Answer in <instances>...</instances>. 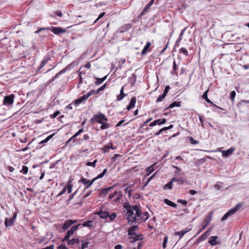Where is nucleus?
I'll return each instance as SVG.
<instances>
[{
    "instance_id": "nucleus-1",
    "label": "nucleus",
    "mask_w": 249,
    "mask_h": 249,
    "mask_svg": "<svg viewBox=\"0 0 249 249\" xmlns=\"http://www.w3.org/2000/svg\"><path fill=\"white\" fill-rule=\"evenodd\" d=\"M124 208L126 210L127 213V219L129 225H131L136 221L138 217L141 216L140 206L138 205H129L127 203H125L124 205Z\"/></svg>"
},
{
    "instance_id": "nucleus-2",
    "label": "nucleus",
    "mask_w": 249,
    "mask_h": 249,
    "mask_svg": "<svg viewBox=\"0 0 249 249\" xmlns=\"http://www.w3.org/2000/svg\"><path fill=\"white\" fill-rule=\"evenodd\" d=\"M108 119L106 116L102 113L99 112L98 113L94 115V116L90 119V121L93 123L95 122L101 124L105 122H107Z\"/></svg>"
},
{
    "instance_id": "nucleus-3",
    "label": "nucleus",
    "mask_w": 249,
    "mask_h": 249,
    "mask_svg": "<svg viewBox=\"0 0 249 249\" xmlns=\"http://www.w3.org/2000/svg\"><path fill=\"white\" fill-rule=\"evenodd\" d=\"M241 207V205L240 204H237L234 208L230 210L228 212H227L224 216L221 218L222 221L226 220L229 216L235 213Z\"/></svg>"
},
{
    "instance_id": "nucleus-4",
    "label": "nucleus",
    "mask_w": 249,
    "mask_h": 249,
    "mask_svg": "<svg viewBox=\"0 0 249 249\" xmlns=\"http://www.w3.org/2000/svg\"><path fill=\"white\" fill-rule=\"evenodd\" d=\"M14 98L15 95L13 94H11L8 96H5L3 101V104L5 106L12 105L14 102Z\"/></svg>"
},
{
    "instance_id": "nucleus-5",
    "label": "nucleus",
    "mask_w": 249,
    "mask_h": 249,
    "mask_svg": "<svg viewBox=\"0 0 249 249\" xmlns=\"http://www.w3.org/2000/svg\"><path fill=\"white\" fill-rule=\"evenodd\" d=\"M81 226V224H78L75 226H72L70 230H68L66 235L64 237V240H68L70 237L72 235V234L78 228L79 226Z\"/></svg>"
},
{
    "instance_id": "nucleus-6",
    "label": "nucleus",
    "mask_w": 249,
    "mask_h": 249,
    "mask_svg": "<svg viewBox=\"0 0 249 249\" xmlns=\"http://www.w3.org/2000/svg\"><path fill=\"white\" fill-rule=\"evenodd\" d=\"M17 214L16 213H13V216L12 218L9 219L6 218L4 220V224L5 227H11L14 225V223L16 219Z\"/></svg>"
},
{
    "instance_id": "nucleus-7",
    "label": "nucleus",
    "mask_w": 249,
    "mask_h": 249,
    "mask_svg": "<svg viewBox=\"0 0 249 249\" xmlns=\"http://www.w3.org/2000/svg\"><path fill=\"white\" fill-rule=\"evenodd\" d=\"M50 31L55 35H60L64 34L66 32V30L59 27H50Z\"/></svg>"
},
{
    "instance_id": "nucleus-8",
    "label": "nucleus",
    "mask_w": 249,
    "mask_h": 249,
    "mask_svg": "<svg viewBox=\"0 0 249 249\" xmlns=\"http://www.w3.org/2000/svg\"><path fill=\"white\" fill-rule=\"evenodd\" d=\"M219 239V238L217 236H211L208 241V243L212 246L220 244L221 241Z\"/></svg>"
},
{
    "instance_id": "nucleus-9",
    "label": "nucleus",
    "mask_w": 249,
    "mask_h": 249,
    "mask_svg": "<svg viewBox=\"0 0 249 249\" xmlns=\"http://www.w3.org/2000/svg\"><path fill=\"white\" fill-rule=\"evenodd\" d=\"M235 151V148L231 147L227 150H222L221 152L222 156L226 158L232 155Z\"/></svg>"
},
{
    "instance_id": "nucleus-10",
    "label": "nucleus",
    "mask_w": 249,
    "mask_h": 249,
    "mask_svg": "<svg viewBox=\"0 0 249 249\" xmlns=\"http://www.w3.org/2000/svg\"><path fill=\"white\" fill-rule=\"evenodd\" d=\"M77 221V220H73L71 219L66 220L62 226V229L64 230L68 229L71 225L76 223Z\"/></svg>"
},
{
    "instance_id": "nucleus-11",
    "label": "nucleus",
    "mask_w": 249,
    "mask_h": 249,
    "mask_svg": "<svg viewBox=\"0 0 249 249\" xmlns=\"http://www.w3.org/2000/svg\"><path fill=\"white\" fill-rule=\"evenodd\" d=\"M142 234L135 233V235H130L129 237V240L130 242L132 243L137 240H142Z\"/></svg>"
},
{
    "instance_id": "nucleus-12",
    "label": "nucleus",
    "mask_w": 249,
    "mask_h": 249,
    "mask_svg": "<svg viewBox=\"0 0 249 249\" xmlns=\"http://www.w3.org/2000/svg\"><path fill=\"white\" fill-rule=\"evenodd\" d=\"M114 186H111L105 189H101L99 190V196H100L105 197L108 194V191L113 189Z\"/></svg>"
},
{
    "instance_id": "nucleus-13",
    "label": "nucleus",
    "mask_w": 249,
    "mask_h": 249,
    "mask_svg": "<svg viewBox=\"0 0 249 249\" xmlns=\"http://www.w3.org/2000/svg\"><path fill=\"white\" fill-rule=\"evenodd\" d=\"M141 213H142V214H141V216H139V217H138V219H137L138 221L141 220V221H145L149 218V214L148 212H142L141 210Z\"/></svg>"
},
{
    "instance_id": "nucleus-14",
    "label": "nucleus",
    "mask_w": 249,
    "mask_h": 249,
    "mask_svg": "<svg viewBox=\"0 0 249 249\" xmlns=\"http://www.w3.org/2000/svg\"><path fill=\"white\" fill-rule=\"evenodd\" d=\"M139 227L137 225H134L130 227L127 230L128 234L129 235H135L136 231H137Z\"/></svg>"
},
{
    "instance_id": "nucleus-15",
    "label": "nucleus",
    "mask_w": 249,
    "mask_h": 249,
    "mask_svg": "<svg viewBox=\"0 0 249 249\" xmlns=\"http://www.w3.org/2000/svg\"><path fill=\"white\" fill-rule=\"evenodd\" d=\"M89 98V97L87 94H85L81 98H79V99L76 100L74 104L76 106H78L81 103L86 101Z\"/></svg>"
},
{
    "instance_id": "nucleus-16",
    "label": "nucleus",
    "mask_w": 249,
    "mask_h": 249,
    "mask_svg": "<svg viewBox=\"0 0 249 249\" xmlns=\"http://www.w3.org/2000/svg\"><path fill=\"white\" fill-rule=\"evenodd\" d=\"M211 230L207 231L204 232L198 239V241H202L205 240L208 236L210 234Z\"/></svg>"
},
{
    "instance_id": "nucleus-17",
    "label": "nucleus",
    "mask_w": 249,
    "mask_h": 249,
    "mask_svg": "<svg viewBox=\"0 0 249 249\" xmlns=\"http://www.w3.org/2000/svg\"><path fill=\"white\" fill-rule=\"evenodd\" d=\"M101 218L106 219L108 218V216H109V214L108 212H103L102 211L97 213H96Z\"/></svg>"
},
{
    "instance_id": "nucleus-18",
    "label": "nucleus",
    "mask_w": 249,
    "mask_h": 249,
    "mask_svg": "<svg viewBox=\"0 0 249 249\" xmlns=\"http://www.w3.org/2000/svg\"><path fill=\"white\" fill-rule=\"evenodd\" d=\"M136 102V99L135 97H132L131 99L130 102L129 104V105L127 106L126 109L128 110H130L132 107H133L135 106V105Z\"/></svg>"
},
{
    "instance_id": "nucleus-19",
    "label": "nucleus",
    "mask_w": 249,
    "mask_h": 249,
    "mask_svg": "<svg viewBox=\"0 0 249 249\" xmlns=\"http://www.w3.org/2000/svg\"><path fill=\"white\" fill-rule=\"evenodd\" d=\"M124 86H123L121 90H120V93L119 95H118L117 96V100L118 101H121L123 99V98L125 96V94L124 93Z\"/></svg>"
},
{
    "instance_id": "nucleus-20",
    "label": "nucleus",
    "mask_w": 249,
    "mask_h": 249,
    "mask_svg": "<svg viewBox=\"0 0 249 249\" xmlns=\"http://www.w3.org/2000/svg\"><path fill=\"white\" fill-rule=\"evenodd\" d=\"M67 241H68V245L70 246H73L74 244H77L80 242V240L78 238H73L71 240H70L69 239Z\"/></svg>"
},
{
    "instance_id": "nucleus-21",
    "label": "nucleus",
    "mask_w": 249,
    "mask_h": 249,
    "mask_svg": "<svg viewBox=\"0 0 249 249\" xmlns=\"http://www.w3.org/2000/svg\"><path fill=\"white\" fill-rule=\"evenodd\" d=\"M120 192H118L117 191H115L113 194H110L109 196V198L112 199L114 198L115 196H117V197L115 198V200L116 201H118L119 199V196H120Z\"/></svg>"
},
{
    "instance_id": "nucleus-22",
    "label": "nucleus",
    "mask_w": 249,
    "mask_h": 249,
    "mask_svg": "<svg viewBox=\"0 0 249 249\" xmlns=\"http://www.w3.org/2000/svg\"><path fill=\"white\" fill-rule=\"evenodd\" d=\"M191 229L186 230H182L180 231H178L176 232L175 233V235H178L179 236V239L181 238L183 235L186 233L187 232H189Z\"/></svg>"
},
{
    "instance_id": "nucleus-23",
    "label": "nucleus",
    "mask_w": 249,
    "mask_h": 249,
    "mask_svg": "<svg viewBox=\"0 0 249 249\" xmlns=\"http://www.w3.org/2000/svg\"><path fill=\"white\" fill-rule=\"evenodd\" d=\"M172 181L176 182L179 185L182 184L184 183V180L183 178L181 177H174L172 178Z\"/></svg>"
},
{
    "instance_id": "nucleus-24",
    "label": "nucleus",
    "mask_w": 249,
    "mask_h": 249,
    "mask_svg": "<svg viewBox=\"0 0 249 249\" xmlns=\"http://www.w3.org/2000/svg\"><path fill=\"white\" fill-rule=\"evenodd\" d=\"M151 44L150 42H147L146 44L142 49V55H144L146 53L147 51H148L149 47H150Z\"/></svg>"
},
{
    "instance_id": "nucleus-25",
    "label": "nucleus",
    "mask_w": 249,
    "mask_h": 249,
    "mask_svg": "<svg viewBox=\"0 0 249 249\" xmlns=\"http://www.w3.org/2000/svg\"><path fill=\"white\" fill-rule=\"evenodd\" d=\"M132 27V25L130 23L126 24L123 26L122 27V28L120 29L121 31L120 32H126L129 29H130Z\"/></svg>"
},
{
    "instance_id": "nucleus-26",
    "label": "nucleus",
    "mask_w": 249,
    "mask_h": 249,
    "mask_svg": "<svg viewBox=\"0 0 249 249\" xmlns=\"http://www.w3.org/2000/svg\"><path fill=\"white\" fill-rule=\"evenodd\" d=\"M180 106V103L178 102H174L173 103H171L168 107L165 108L164 109V111L167 110L169 108H173L175 107H179Z\"/></svg>"
},
{
    "instance_id": "nucleus-27",
    "label": "nucleus",
    "mask_w": 249,
    "mask_h": 249,
    "mask_svg": "<svg viewBox=\"0 0 249 249\" xmlns=\"http://www.w3.org/2000/svg\"><path fill=\"white\" fill-rule=\"evenodd\" d=\"M66 70H67V69L66 68H64V69H62L61 71H60L54 77H52V78L50 82L54 81L56 78H57L59 75H60L61 74L65 73L66 71Z\"/></svg>"
},
{
    "instance_id": "nucleus-28",
    "label": "nucleus",
    "mask_w": 249,
    "mask_h": 249,
    "mask_svg": "<svg viewBox=\"0 0 249 249\" xmlns=\"http://www.w3.org/2000/svg\"><path fill=\"white\" fill-rule=\"evenodd\" d=\"M212 218V212L211 213L209 214H208L205 218V219L204 220L205 224L208 226L211 222Z\"/></svg>"
},
{
    "instance_id": "nucleus-29",
    "label": "nucleus",
    "mask_w": 249,
    "mask_h": 249,
    "mask_svg": "<svg viewBox=\"0 0 249 249\" xmlns=\"http://www.w3.org/2000/svg\"><path fill=\"white\" fill-rule=\"evenodd\" d=\"M72 184L71 181H68L67 185L65 187H67V190L68 194H70L72 192Z\"/></svg>"
},
{
    "instance_id": "nucleus-30",
    "label": "nucleus",
    "mask_w": 249,
    "mask_h": 249,
    "mask_svg": "<svg viewBox=\"0 0 249 249\" xmlns=\"http://www.w3.org/2000/svg\"><path fill=\"white\" fill-rule=\"evenodd\" d=\"M164 202L168 205L170 206L173 208H176L177 206V205L176 203L167 199H165Z\"/></svg>"
},
{
    "instance_id": "nucleus-31",
    "label": "nucleus",
    "mask_w": 249,
    "mask_h": 249,
    "mask_svg": "<svg viewBox=\"0 0 249 249\" xmlns=\"http://www.w3.org/2000/svg\"><path fill=\"white\" fill-rule=\"evenodd\" d=\"M107 76H105L102 78H96V82H95V84L96 85H100L102 84L107 78Z\"/></svg>"
},
{
    "instance_id": "nucleus-32",
    "label": "nucleus",
    "mask_w": 249,
    "mask_h": 249,
    "mask_svg": "<svg viewBox=\"0 0 249 249\" xmlns=\"http://www.w3.org/2000/svg\"><path fill=\"white\" fill-rule=\"evenodd\" d=\"M173 181L171 179L168 183L165 185L163 187L164 189H171L172 188Z\"/></svg>"
},
{
    "instance_id": "nucleus-33",
    "label": "nucleus",
    "mask_w": 249,
    "mask_h": 249,
    "mask_svg": "<svg viewBox=\"0 0 249 249\" xmlns=\"http://www.w3.org/2000/svg\"><path fill=\"white\" fill-rule=\"evenodd\" d=\"M79 182H81L84 185H87L88 184H89L91 180H89L86 178L82 177L81 179L79 181Z\"/></svg>"
},
{
    "instance_id": "nucleus-34",
    "label": "nucleus",
    "mask_w": 249,
    "mask_h": 249,
    "mask_svg": "<svg viewBox=\"0 0 249 249\" xmlns=\"http://www.w3.org/2000/svg\"><path fill=\"white\" fill-rule=\"evenodd\" d=\"M92 225V221L91 220H88L84 222L82 224L83 227H91Z\"/></svg>"
},
{
    "instance_id": "nucleus-35",
    "label": "nucleus",
    "mask_w": 249,
    "mask_h": 249,
    "mask_svg": "<svg viewBox=\"0 0 249 249\" xmlns=\"http://www.w3.org/2000/svg\"><path fill=\"white\" fill-rule=\"evenodd\" d=\"M101 126L100 127V128L102 130L106 129L109 127V124H107V122H105L103 123V124H101Z\"/></svg>"
},
{
    "instance_id": "nucleus-36",
    "label": "nucleus",
    "mask_w": 249,
    "mask_h": 249,
    "mask_svg": "<svg viewBox=\"0 0 249 249\" xmlns=\"http://www.w3.org/2000/svg\"><path fill=\"white\" fill-rule=\"evenodd\" d=\"M28 172V168L27 166L23 165L22 166V169L20 171V173H23L24 175H26L27 174Z\"/></svg>"
},
{
    "instance_id": "nucleus-37",
    "label": "nucleus",
    "mask_w": 249,
    "mask_h": 249,
    "mask_svg": "<svg viewBox=\"0 0 249 249\" xmlns=\"http://www.w3.org/2000/svg\"><path fill=\"white\" fill-rule=\"evenodd\" d=\"M186 28L184 29L180 33V35H179V36L178 37V40L176 41V45H177L179 43V42L181 41V40L182 39V36L184 34V32Z\"/></svg>"
},
{
    "instance_id": "nucleus-38",
    "label": "nucleus",
    "mask_w": 249,
    "mask_h": 249,
    "mask_svg": "<svg viewBox=\"0 0 249 249\" xmlns=\"http://www.w3.org/2000/svg\"><path fill=\"white\" fill-rule=\"evenodd\" d=\"M54 135V134H51L50 135H49V136H48L45 139H44V140L42 141L40 143H46L47 142H48L53 136Z\"/></svg>"
},
{
    "instance_id": "nucleus-39",
    "label": "nucleus",
    "mask_w": 249,
    "mask_h": 249,
    "mask_svg": "<svg viewBox=\"0 0 249 249\" xmlns=\"http://www.w3.org/2000/svg\"><path fill=\"white\" fill-rule=\"evenodd\" d=\"M110 145H104L102 148H101V150L104 153H105L107 152H108V151L109 150V149H110Z\"/></svg>"
},
{
    "instance_id": "nucleus-40",
    "label": "nucleus",
    "mask_w": 249,
    "mask_h": 249,
    "mask_svg": "<svg viewBox=\"0 0 249 249\" xmlns=\"http://www.w3.org/2000/svg\"><path fill=\"white\" fill-rule=\"evenodd\" d=\"M106 87V84H105L103 86H102L101 87L98 88L97 90H96V94H97L100 93V91H103L105 89Z\"/></svg>"
},
{
    "instance_id": "nucleus-41",
    "label": "nucleus",
    "mask_w": 249,
    "mask_h": 249,
    "mask_svg": "<svg viewBox=\"0 0 249 249\" xmlns=\"http://www.w3.org/2000/svg\"><path fill=\"white\" fill-rule=\"evenodd\" d=\"M166 95H165L164 94H162L161 95H160V96H159V97H158L157 100H156V102L157 103H159V102H161L162 101H163V100L164 99V98L165 97Z\"/></svg>"
},
{
    "instance_id": "nucleus-42",
    "label": "nucleus",
    "mask_w": 249,
    "mask_h": 249,
    "mask_svg": "<svg viewBox=\"0 0 249 249\" xmlns=\"http://www.w3.org/2000/svg\"><path fill=\"white\" fill-rule=\"evenodd\" d=\"M97 160H95L93 162H87L86 163V165L87 166H92L93 167H95V164L97 162Z\"/></svg>"
},
{
    "instance_id": "nucleus-43",
    "label": "nucleus",
    "mask_w": 249,
    "mask_h": 249,
    "mask_svg": "<svg viewBox=\"0 0 249 249\" xmlns=\"http://www.w3.org/2000/svg\"><path fill=\"white\" fill-rule=\"evenodd\" d=\"M46 30H50V27H45V28H41L39 29L36 31L35 32V33L38 34L39 32L42 31H46Z\"/></svg>"
},
{
    "instance_id": "nucleus-44",
    "label": "nucleus",
    "mask_w": 249,
    "mask_h": 249,
    "mask_svg": "<svg viewBox=\"0 0 249 249\" xmlns=\"http://www.w3.org/2000/svg\"><path fill=\"white\" fill-rule=\"evenodd\" d=\"M154 0H151L144 7L145 11H147L151 7V6L153 4Z\"/></svg>"
},
{
    "instance_id": "nucleus-45",
    "label": "nucleus",
    "mask_w": 249,
    "mask_h": 249,
    "mask_svg": "<svg viewBox=\"0 0 249 249\" xmlns=\"http://www.w3.org/2000/svg\"><path fill=\"white\" fill-rule=\"evenodd\" d=\"M222 183L221 182H217L215 185H214V188L216 189L217 190H219L222 188Z\"/></svg>"
},
{
    "instance_id": "nucleus-46",
    "label": "nucleus",
    "mask_w": 249,
    "mask_h": 249,
    "mask_svg": "<svg viewBox=\"0 0 249 249\" xmlns=\"http://www.w3.org/2000/svg\"><path fill=\"white\" fill-rule=\"evenodd\" d=\"M173 71H172L171 73L174 74L176 73V70H177V65L176 64L175 60L173 62Z\"/></svg>"
},
{
    "instance_id": "nucleus-47",
    "label": "nucleus",
    "mask_w": 249,
    "mask_h": 249,
    "mask_svg": "<svg viewBox=\"0 0 249 249\" xmlns=\"http://www.w3.org/2000/svg\"><path fill=\"white\" fill-rule=\"evenodd\" d=\"M156 121L157 122L158 124H159V125L164 124L166 122V120L165 118L162 119H158V120H157Z\"/></svg>"
},
{
    "instance_id": "nucleus-48",
    "label": "nucleus",
    "mask_w": 249,
    "mask_h": 249,
    "mask_svg": "<svg viewBox=\"0 0 249 249\" xmlns=\"http://www.w3.org/2000/svg\"><path fill=\"white\" fill-rule=\"evenodd\" d=\"M168 241V237L167 236H165L163 239V241L162 243V247L164 249L166 248V244Z\"/></svg>"
},
{
    "instance_id": "nucleus-49",
    "label": "nucleus",
    "mask_w": 249,
    "mask_h": 249,
    "mask_svg": "<svg viewBox=\"0 0 249 249\" xmlns=\"http://www.w3.org/2000/svg\"><path fill=\"white\" fill-rule=\"evenodd\" d=\"M179 51L181 53H183L185 55H188V52L185 48H181Z\"/></svg>"
},
{
    "instance_id": "nucleus-50",
    "label": "nucleus",
    "mask_w": 249,
    "mask_h": 249,
    "mask_svg": "<svg viewBox=\"0 0 249 249\" xmlns=\"http://www.w3.org/2000/svg\"><path fill=\"white\" fill-rule=\"evenodd\" d=\"M117 216V214L115 213H112L111 214H109L108 216V218H109L110 221L113 220Z\"/></svg>"
},
{
    "instance_id": "nucleus-51",
    "label": "nucleus",
    "mask_w": 249,
    "mask_h": 249,
    "mask_svg": "<svg viewBox=\"0 0 249 249\" xmlns=\"http://www.w3.org/2000/svg\"><path fill=\"white\" fill-rule=\"evenodd\" d=\"M173 167L177 169V171L175 172V174L176 175H179L181 171V169L175 165H173Z\"/></svg>"
},
{
    "instance_id": "nucleus-52",
    "label": "nucleus",
    "mask_w": 249,
    "mask_h": 249,
    "mask_svg": "<svg viewBox=\"0 0 249 249\" xmlns=\"http://www.w3.org/2000/svg\"><path fill=\"white\" fill-rule=\"evenodd\" d=\"M49 60V57H45L42 60V61L41 62V63L42 64V65H44L45 66L47 64V63L48 62Z\"/></svg>"
},
{
    "instance_id": "nucleus-53",
    "label": "nucleus",
    "mask_w": 249,
    "mask_h": 249,
    "mask_svg": "<svg viewBox=\"0 0 249 249\" xmlns=\"http://www.w3.org/2000/svg\"><path fill=\"white\" fill-rule=\"evenodd\" d=\"M189 141L191 143L193 144H196L198 143V142L194 140L192 137H190L189 139Z\"/></svg>"
},
{
    "instance_id": "nucleus-54",
    "label": "nucleus",
    "mask_w": 249,
    "mask_h": 249,
    "mask_svg": "<svg viewBox=\"0 0 249 249\" xmlns=\"http://www.w3.org/2000/svg\"><path fill=\"white\" fill-rule=\"evenodd\" d=\"M236 95V93L234 91H232L230 93V98L232 101L234 100L235 96Z\"/></svg>"
},
{
    "instance_id": "nucleus-55",
    "label": "nucleus",
    "mask_w": 249,
    "mask_h": 249,
    "mask_svg": "<svg viewBox=\"0 0 249 249\" xmlns=\"http://www.w3.org/2000/svg\"><path fill=\"white\" fill-rule=\"evenodd\" d=\"M178 203H181L184 206H186L188 203V202L186 200L180 199L178 200Z\"/></svg>"
},
{
    "instance_id": "nucleus-56",
    "label": "nucleus",
    "mask_w": 249,
    "mask_h": 249,
    "mask_svg": "<svg viewBox=\"0 0 249 249\" xmlns=\"http://www.w3.org/2000/svg\"><path fill=\"white\" fill-rule=\"evenodd\" d=\"M122 156L120 155V154H116L114 155V156L112 157V162H114L115 161V160H116L117 158H118V157H121Z\"/></svg>"
},
{
    "instance_id": "nucleus-57",
    "label": "nucleus",
    "mask_w": 249,
    "mask_h": 249,
    "mask_svg": "<svg viewBox=\"0 0 249 249\" xmlns=\"http://www.w3.org/2000/svg\"><path fill=\"white\" fill-rule=\"evenodd\" d=\"M81 242H82V246H81V247L82 248L85 249V248H88V245L89 244V243L88 242H83V241H82Z\"/></svg>"
},
{
    "instance_id": "nucleus-58",
    "label": "nucleus",
    "mask_w": 249,
    "mask_h": 249,
    "mask_svg": "<svg viewBox=\"0 0 249 249\" xmlns=\"http://www.w3.org/2000/svg\"><path fill=\"white\" fill-rule=\"evenodd\" d=\"M170 88L169 86H166V87L165 88V89H164L163 94L166 96L168 92L169 91V90L170 89Z\"/></svg>"
},
{
    "instance_id": "nucleus-59",
    "label": "nucleus",
    "mask_w": 249,
    "mask_h": 249,
    "mask_svg": "<svg viewBox=\"0 0 249 249\" xmlns=\"http://www.w3.org/2000/svg\"><path fill=\"white\" fill-rule=\"evenodd\" d=\"M92 191L91 190H90L88 192H87L85 195L83 196V199H85L86 198H87V197H88L89 196L91 193H92Z\"/></svg>"
},
{
    "instance_id": "nucleus-60",
    "label": "nucleus",
    "mask_w": 249,
    "mask_h": 249,
    "mask_svg": "<svg viewBox=\"0 0 249 249\" xmlns=\"http://www.w3.org/2000/svg\"><path fill=\"white\" fill-rule=\"evenodd\" d=\"M95 181V179H92L91 180V182H90V183L89 184H88L87 185H86V187H85V190H84V192L85 191V190L87 189H88L92 184Z\"/></svg>"
},
{
    "instance_id": "nucleus-61",
    "label": "nucleus",
    "mask_w": 249,
    "mask_h": 249,
    "mask_svg": "<svg viewBox=\"0 0 249 249\" xmlns=\"http://www.w3.org/2000/svg\"><path fill=\"white\" fill-rule=\"evenodd\" d=\"M209 91V89H207L203 94L202 95V98L204 99L205 100L206 99L208 98V92Z\"/></svg>"
},
{
    "instance_id": "nucleus-62",
    "label": "nucleus",
    "mask_w": 249,
    "mask_h": 249,
    "mask_svg": "<svg viewBox=\"0 0 249 249\" xmlns=\"http://www.w3.org/2000/svg\"><path fill=\"white\" fill-rule=\"evenodd\" d=\"M105 15V12H103V13H101L99 15L98 18L95 20V21L94 22V23H95L98 20H99L100 18H101Z\"/></svg>"
},
{
    "instance_id": "nucleus-63",
    "label": "nucleus",
    "mask_w": 249,
    "mask_h": 249,
    "mask_svg": "<svg viewBox=\"0 0 249 249\" xmlns=\"http://www.w3.org/2000/svg\"><path fill=\"white\" fill-rule=\"evenodd\" d=\"M60 114L59 111H55L53 114L51 115L52 118H54Z\"/></svg>"
},
{
    "instance_id": "nucleus-64",
    "label": "nucleus",
    "mask_w": 249,
    "mask_h": 249,
    "mask_svg": "<svg viewBox=\"0 0 249 249\" xmlns=\"http://www.w3.org/2000/svg\"><path fill=\"white\" fill-rule=\"evenodd\" d=\"M57 249H68V248L63 244L60 245L57 248Z\"/></svg>"
}]
</instances>
